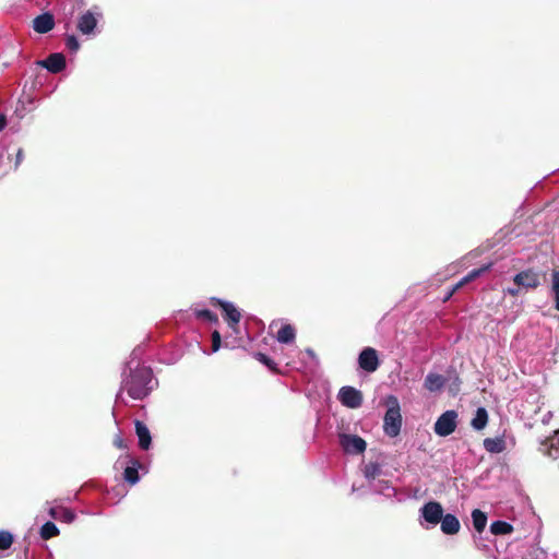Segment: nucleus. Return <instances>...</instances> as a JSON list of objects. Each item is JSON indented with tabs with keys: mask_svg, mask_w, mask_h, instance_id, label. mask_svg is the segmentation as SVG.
Returning a JSON list of instances; mask_svg holds the SVG:
<instances>
[{
	"mask_svg": "<svg viewBox=\"0 0 559 559\" xmlns=\"http://www.w3.org/2000/svg\"><path fill=\"white\" fill-rule=\"evenodd\" d=\"M142 349L136 347L130 356L127 364L129 374L123 376L120 391H127L133 400H143L153 390V373L151 368L140 366ZM121 392L117 394V400H121Z\"/></svg>",
	"mask_w": 559,
	"mask_h": 559,
	"instance_id": "obj_1",
	"label": "nucleus"
},
{
	"mask_svg": "<svg viewBox=\"0 0 559 559\" xmlns=\"http://www.w3.org/2000/svg\"><path fill=\"white\" fill-rule=\"evenodd\" d=\"M402 427V416L399 401L395 396L388 400V409L383 419V429L389 437H396Z\"/></svg>",
	"mask_w": 559,
	"mask_h": 559,
	"instance_id": "obj_2",
	"label": "nucleus"
},
{
	"mask_svg": "<svg viewBox=\"0 0 559 559\" xmlns=\"http://www.w3.org/2000/svg\"><path fill=\"white\" fill-rule=\"evenodd\" d=\"M419 515L423 519L420 525L428 530L437 526L443 519V508L438 501H429L419 509Z\"/></svg>",
	"mask_w": 559,
	"mask_h": 559,
	"instance_id": "obj_3",
	"label": "nucleus"
},
{
	"mask_svg": "<svg viewBox=\"0 0 559 559\" xmlns=\"http://www.w3.org/2000/svg\"><path fill=\"white\" fill-rule=\"evenodd\" d=\"M457 413L455 411L444 412L435 423V432L440 437L451 435L456 428Z\"/></svg>",
	"mask_w": 559,
	"mask_h": 559,
	"instance_id": "obj_4",
	"label": "nucleus"
},
{
	"mask_svg": "<svg viewBox=\"0 0 559 559\" xmlns=\"http://www.w3.org/2000/svg\"><path fill=\"white\" fill-rule=\"evenodd\" d=\"M513 282L525 290L536 289L540 285V275L535 270L527 269L515 274Z\"/></svg>",
	"mask_w": 559,
	"mask_h": 559,
	"instance_id": "obj_5",
	"label": "nucleus"
},
{
	"mask_svg": "<svg viewBox=\"0 0 559 559\" xmlns=\"http://www.w3.org/2000/svg\"><path fill=\"white\" fill-rule=\"evenodd\" d=\"M340 444L347 454H360L367 447L366 441L359 436L346 433L340 436Z\"/></svg>",
	"mask_w": 559,
	"mask_h": 559,
	"instance_id": "obj_6",
	"label": "nucleus"
},
{
	"mask_svg": "<svg viewBox=\"0 0 559 559\" xmlns=\"http://www.w3.org/2000/svg\"><path fill=\"white\" fill-rule=\"evenodd\" d=\"M340 402L349 408H358L362 404V394L353 386H343L338 392Z\"/></svg>",
	"mask_w": 559,
	"mask_h": 559,
	"instance_id": "obj_7",
	"label": "nucleus"
},
{
	"mask_svg": "<svg viewBox=\"0 0 559 559\" xmlns=\"http://www.w3.org/2000/svg\"><path fill=\"white\" fill-rule=\"evenodd\" d=\"M359 367L367 372H374L379 367L377 350L372 347H366L358 356Z\"/></svg>",
	"mask_w": 559,
	"mask_h": 559,
	"instance_id": "obj_8",
	"label": "nucleus"
},
{
	"mask_svg": "<svg viewBox=\"0 0 559 559\" xmlns=\"http://www.w3.org/2000/svg\"><path fill=\"white\" fill-rule=\"evenodd\" d=\"M224 311V319L227 321L228 326L234 333L238 334V323L241 318L240 311L229 301L217 300Z\"/></svg>",
	"mask_w": 559,
	"mask_h": 559,
	"instance_id": "obj_9",
	"label": "nucleus"
},
{
	"mask_svg": "<svg viewBox=\"0 0 559 559\" xmlns=\"http://www.w3.org/2000/svg\"><path fill=\"white\" fill-rule=\"evenodd\" d=\"M39 64L51 73H59L66 68V58L62 53H51Z\"/></svg>",
	"mask_w": 559,
	"mask_h": 559,
	"instance_id": "obj_10",
	"label": "nucleus"
},
{
	"mask_svg": "<svg viewBox=\"0 0 559 559\" xmlns=\"http://www.w3.org/2000/svg\"><path fill=\"white\" fill-rule=\"evenodd\" d=\"M447 382L448 379L444 376L436 372H428L424 381V388L431 393H436L440 392Z\"/></svg>",
	"mask_w": 559,
	"mask_h": 559,
	"instance_id": "obj_11",
	"label": "nucleus"
},
{
	"mask_svg": "<svg viewBox=\"0 0 559 559\" xmlns=\"http://www.w3.org/2000/svg\"><path fill=\"white\" fill-rule=\"evenodd\" d=\"M55 26L53 16L50 13H43L33 20V28L39 34L51 31Z\"/></svg>",
	"mask_w": 559,
	"mask_h": 559,
	"instance_id": "obj_12",
	"label": "nucleus"
},
{
	"mask_svg": "<svg viewBox=\"0 0 559 559\" xmlns=\"http://www.w3.org/2000/svg\"><path fill=\"white\" fill-rule=\"evenodd\" d=\"M440 528L445 535H455L460 532L461 523L454 514L447 513L440 521Z\"/></svg>",
	"mask_w": 559,
	"mask_h": 559,
	"instance_id": "obj_13",
	"label": "nucleus"
},
{
	"mask_svg": "<svg viewBox=\"0 0 559 559\" xmlns=\"http://www.w3.org/2000/svg\"><path fill=\"white\" fill-rule=\"evenodd\" d=\"M96 25L97 17L91 11L85 12L78 21V29L84 35L92 34Z\"/></svg>",
	"mask_w": 559,
	"mask_h": 559,
	"instance_id": "obj_14",
	"label": "nucleus"
},
{
	"mask_svg": "<svg viewBox=\"0 0 559 559\" xmlns=\"http://www.w3.org/2000/svg\"><path fill=\"white\" fill-rule=\"evenodd\" d=\"M540 451L551 459L559 457V430L542 443Z\"/></svg>",
	"mask_w": 559,
	"mask_h": 559,
	"instance_id": "obj_15",
	"label": "nucleus"
},
{
	"mask_svg": "<svg viewBox=\"0 0 559 559\" xmlns=\"http://www.w3.org/2000/svg\"><path fill=\"white\" fill-rule=\"evenodd\" d=\"M48 514L52 519L64 523H72L75 520V513L71 509L63 507H50Z\"/></svg>",
	"mask_w": 559,
	"mask_h": 559,
	"instance_id": "obj_16",
	"label": "nucleus"
},
{
	"mask_svg": "<svg viewBox=\"0 0 559 559\" xmlns=\"http://www.w3.org/2000/svg\"><path fill=\"white\" fill-rule=\"evenodd\" d=\"M369 486L373 490V492L383 495L386 498H392L396 495L395 488L391 485L389 480L378 479L371 483V485Z\"/></svg>",
	"mask_w": 559,
	"mask_h": 559,
	"instance_id": "obj_17",
	"label": "nucleus"
},
{
	"mask_svg": "<svg viewBox=\"0 0 559 559\" xmlns=\"http://www.w3.org/2000/svg\"><path fill=\"white\" fill-rule=\"evenodd\" d=\"M135 432L139 438V445L143 450H147L151 445V433L148 428L140 420L135 421Z\"/></svg>",
	"mask_w": 559,
	"mask_h": 559,
	"instance_id": "obj_18",
	"label": "nucleus"
},
{
	"mask_svg": "<svg viewBox=\"0 0 559 559\" xmlns=\"http://www.w3.org/2000/svg\"><path fill=\"white\" fill-rule=\"evenodd\" d=\"M382 474V466L379 463L370 462L364 467V476L368 480L369 485L378 480Z\"/></svg>",
	"mask_w": 559,
	"mask_h": 559,
	"instance_id": "obj_19",
	"label": "nucleus"
},
{
	"mask_svg": "<svg viewBox=\"0 0 559 559\" xmlns=\"http://www.w3.org/2000/svg\"><path fill=\"white\" fill-rule=\"evenodd\" d=\"M484 448L489 453H501L506 450V441L503 438H486L484 440Z\"/></svg>",
	"mask_w": 559,
	"mask_h": 559,
	"instance_id": "obj_20",
	"label": "nucleus"
},
{
	"mask_svg": "<svg viewBox=\"0 0 559 559\" xmlns=\"http://www.w3.org/2000/svg\"><path fill=\"white\" fill-rule=\"evenodd\" d=\"M490 265H485L483 267H479V269H474L472 270L467 275H465L450 292H449V296H452L453 293L455 290H457L460 287H462L463 285L474 281L475 278H477L480 274H483L484 272H486L487 270H489Z\"/></svg>",
	"mask_w": 559,
	"mask_h": 559,
	"instance_id": "obj_21",
	"label": "nucleus"
},
{
	"mask_svg": "<svg viewBox=\"0 0 559 559\" xmlns=\"http://www.w3.org/2000/svg\"><path fill=\"white\" fill-rule=\"evenodd\" d=\"M472 522L474 528L481 533L487 525V515L483 511L475 509L472 511Z\"/></svg>",
	"mask_w": 559,
	"mask_h": 559,
	"instance_id": "obj_22",
	"label": "nucleus"
},
{
	"mask_svg": "<svg viewBox=\"0 0 559 559\" xmlns=\"http://www.w3.org/2000/svg\"><path fill=\"white\" fill-rule=\"evenodd\" d=\"M280 343L288 344L295 340V329L290 324L283 325L276 336Z\"/></svg>",
	"mask_w": 559,
	"mask_h": 559,
	"instance_id": "obj_23",
	"label": "nucleus"
},
{
	"mask_svg": "<svg viewBox=\"0 0 559 559\" xmlns=\"http://www.w3.org/2000/svg\"><path fill=\"white\" fill-rule=\"evenodd\" d=\"M488 423V414L484 407H479L476 411L474 418L472 419V427L476 430H481Z\"/></svg>",
	"mask_w": 559,
	"mask_h": 559,
	"instance_id": "obj_24",
	"label": "nucleus"
},
{
	"mask_svg": "<svg viewBox=\"0 0 559 559\" xmlns=\"http://www.w3.org/2000/svg\"><path fill=\"white\" fill-rule=\"evenodd\" d=\"M513 526L504 521H495L490 525V532L493 535H507L512 533Z\"/></svg>",
	"mask_w": 559,
	"mask_h": 559,
	"instance_id": "obj_25",
	"label": "nucleus"
},
{
	"mask_svg": "<svg viewBox=\"0 0 559 559\" xmlns=\"http://www.w3.org/2000/svg\"><path fill=\"white\" fill-rule=\"evenodd\" d=\"M59 535V530L52 522H46L40 528V537L43 539H50Z\"/></svg>",
	"mask_w": 559,
	"mask_h": 559,
	"instance_id": "obj_26",
	"label": "nucleus"
},
{
	"mask_svg": "<svg viewBox=\"0 0 559 559\" xmlns=\"http://www.w3.org/2000/svg\"><path fill=\"white\" fill-rule=\"evenodd\" d=\"M551 293L555 297V309L559 311V270L551 273Z\"/></svg>",
	"mask_w": 559,
	"mask_h": 559,
	"instance_id": "obj_27",
	"label": "nucleus"
},
{
	"mask_svg": "<svg viewBox=\"0 0 559 559\" xmlns=\"http://www.w3.org/2000/svg\"><path fill=\"white\" fill-rule=\"evenodd\" d=\"M13 544V535L8 531H0V550H8Z\"/></svg>",
	"mask_w": 559,
	"mask_h": 559,
	"instance_id": "obj_28",
	"label": "nucleus"
},
{
	"mask_svg": "<svg viewBox=\"0 0 559 559\" xmlns=\"http://www.w3.org/2000/svg\"><path fill=\"white\" fill-rule=\"evenodd\" d=\"M123 476H124V479L128 483H130L131 485H134L139 481V473H138V468L135 467V465L128 466L124 469Z\"/></svg>",
	"mask_w": 559,
	"mask_h": 559,
	"instance_id": "obj_29",
	"label": "nucleus"
},
{
	"mask_svg": "<svg viewBox=\"0 0 559 559\" xmlns=\"http://www.w3.org/2000/svg\"><path fill=\"white\" fill-rule=\"evenodd\" d=\"M195 313H197L198 318L203 319V320H207V321H216L217 320L216 316L207 309L198 310Z\"/></svg>",
	"mask_w": 559,
	"mask_h": 559,
	"instance_id": "obj_30",
	"label": "nucleus"
},
{
	"mask_svg": "<svg viewBox=\"0 0 559 559\" xmlns=\"http://www.w3.org/2000/svg\"><path fill=\"white\" fill-rule=\"evenodd\" d=\"M255 358L262 362L263 365H265L267 368H270L271 370H275V364L273 362L272 359H270L266 355L262 354V353H257L255 354Z\"/></svg>",
	"mask_w": 559,
	"mask_h": 559,
	"instance_id": "obj_31",
	"label": "nucleus"
},
{
	"mask_svg": "<svg viewBox=\"0 0 559 559\" xmlns=\"http://www.w3.org/2000/svg\"><path fill=\"white\" fill-rule=\"evenodd\" d=\"M66 45H67V48L71 51H76L80 47V44H79L76 37L73 35L68 36Z\"/></svg>",
	"mask_w": 559,
	"mask_h": 559,
	"instance_id": "obj_32",
	"label": "nucleus"
},
{
	"mask_svg": "<svg viewBox=\"0 0 559 559\" xmlns=\"http://www.w3.org/2000/svg\"><path fill=\"white\" fill-rule=\"evenodd\" d=\"M221 334L218 331L212 333V352H217L221 347Z\"/></svg>",
	"mask_w": 559,
	"mask_h": 559,
	"instance_id": "obj_33",
	"label": "nucleus"
},
{
	"mask_svg": "<svg viewBox=\"0 0 559 559\" xmlns=\"http://www.w3.org/2000/svg\"><path fill=\"white\" fill-rule=\"evenodd\" d=\"M523 288L520 287V286H516V287H509L507 288V294L511 295V296H519L521 294V290Z\"/></svg>",
	"mask_w": 559,
	"mask_h": 559,
	"instance_id": "obj_34",
	"label": "nucleus"
},
{
	"mask_svg": "<svg viewBox=\"0 0 559 559\" xmlns=\"http://www.w3.org/2000/svg\"><path fill=\"white\" fill-rule=\"evenodd\" d=\"M114 443H115V445H116L117 448H119V449H123V448H126L124 441H123V439H122L120 436H117V437L115 438Z\"/></svg>",
	"mask_w": 559,
	"mask_h": 559,
	"instance_id": "obj_35",
	"label": "nucleus"
},
{
	"mask_svg": "<svg viewBox=\"0 0 559 559\" xmlns=\"http://www.w3.org/2000/svg\"><path fill=\"white\" fill-rule=\"evenodd\" d=\"M24 158L23 150L20 148L16 153L15 167H17Z\"/></svg>",
	"mask_w": 559,
	"mask_h": 559,
	"instance_id": "obj_36",
	"label": "nucleus"
},
{
	"mask_svg": "<svg viewBox=\"0 0 559 559\" xmlns=\"http://www.w3.org/2000/svg\"><path fill=\"white\" fill-rule=\"evenodd\" d=\"M7 126V118L3 114H0V132L5 128Z\"/></svg>",
	"mask_w": 559,
	"mask_h": 559,
	"instance_id": "obj_37",
	"label": "nucleus"
},
{
	"mask_svg": "<svg viewBox=\"0 0 559 559\" xmlns=\"http://www.w3.org/2000/svg\"><path fill=\"white\" fill-rule=\"evenodd\" d=\"M451 296L449 294L447 295L445 299H443V302H447V299H449Z\"/></svg>",
	"mask_w": 559,
	"mask_h": 559,
	"instance_id": "obj_38",
	"label": "nucleus"
}]
</instances>
